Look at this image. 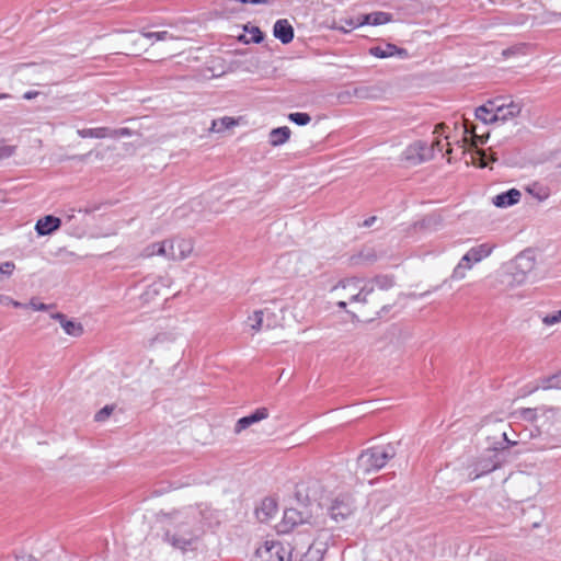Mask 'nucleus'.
Returning a JSON list of instances; mask_svg holds the SVG:
<instances>
[{
    "mask_svg": "<svg viewBox=\"0 0 561 561\" xmlns=\"http://www.w3.org/2000/svg\"><path fill=\"white\" fill-rule=\"evenodd\" d=\"M199 515L201 513L195 508L173 513V525L165 530V541L182 551L194 549L202 535Z\"/></svg>",
    "mask_w": 561,
    "mask_h": 561,
    "instance_id": "f257e3e1",
    "label": "nucleus"
},
{
    "mask_svg": "<svg viewBox=\"0 0 561 561\" xmlns=\"http://www.w3.org/2000/svg\"><path fill=\"white\" fill-rule=\"evenodd\" d=\"M535 268V259L531 251H524L518 254L514 262L501 276V283L506 287L514 288L525 284Z\"/></svg>",
    "mask_w": 561,
    "mask_h": 561,
    "instance_id": "f03ea898",
    "label": "nucleus"
},
{
    "mask_svg": "<svg viewBox=\"0 0 561 561\" xmlns=\"http://www.w3.org/2000/svg\"><path fill=\"white\" fill-rule=\"evenodd\" d=\"M397 455L393 444L375 446L360 453L357 457V468L363 473H370L382 469L387 462Z\"/></svg>",
    "mask_w": 561,
    "mask_h": 561,
    "instance_id": "7ed1b4c3",
    "label": "nucleus"
},
{
    "mask_svg": "<svg viewBox=\"0 0 561 561\" xmlns=\"http://www.w3.org/2000/svg\"><path fill=\"white\" fill-rule=\"evenodd\" d=\"M356 510L355 500L350 494H340L331 503L329 514L333 522L341 523Z\"/></svg>",
    "mask_w": 561,
    "mask_h": 561,
    "instance_id": "20e7f679",
    "label": "nucleus"
},
{
    "mask_svg": "<svg viewBox=\"0 0 561 561\" xmlns=\"http://www.w3.org/2000/svg\"><path fill=\"white\" fill-rule=\"evenodd\" d=\"M405 161L413 165L420 164L433 158V148H428L425 141H415L403 151Z\"/></svg>",
    "mask_w": 561,
    "mask_h": 561,
    "instance_id": "39448f33",
    "label": "nucleus"
},
{
    "mask_svg": "<svg viewBox=\"0 0 561 561\" xmlns=\"http://www.w3.org/2000/svg\"><path fill=\"white\" fill-rule=\"evenodd\" d=\"M291 547L285 546L279 541H266L263 548L257 549V553L261 558L267 554L266 561H285L291 558Z\"/></svg>",
    "mask_w": 561,
    "mask_h": 561,
    "instance_id": "423d86ee",
    "label": "nucleus"
},
{
    "mask_svg": "<svg viewBox=\"0 0 561 561\" xmlns=\"http://www.w3.org/2000/svg\"><path fill=\"white\" fill-rule=\"evenodd\" d=\"M193 251V243L186 239L167 240V259L173 261L185 260Z\"/></svg>",
    "mask_w": 561,
    "mask_h": 561,
    "instance_id": "0eeeda50",
    "label": "nucleus"
},
{
    "mask_svg": "<svg viewBox=\"0 0 561 561\" xmlns=\"http://www.w3.org/2000/svg\"><path fill=\"white\" fill-rule=\"evenodd\" d=\"M332 291L344 299H348L351 302H359L358 277H350L340 280L332 288Z\"/></svg>",
    "mask_w": 561,
    "mask_h": 561,
    "instance_id": "6e6552de",
    "label": "nucleus"
},
{
    "mask_svg": "<svg viewBox=\"0 0 561 561\" xmlns=\"http://www.w3.org/2000/svg\"><path fill=\"white\" fill-rule=\"evenodd\" d=\"M268 415L270 412L267 408H259L251 414L240 417L234 425L233 433L239 435L242 431L249 428L253 424L267 419Z\"/></svg>",
    "mask_w": 561,
    "mask_h": 561,
    "instance_id": "1a4fd4ad",
    "label": "nucleus"
},
{
    "mask_svg": "<svg viewBox=\"0 0 561 561\" xmlns=\"http://www.w3.org/2000/svg\"><path fill=\"white\" fill-rule=\"evenodd\" d=\"M141 37V33L125 32L121 38V46L124 49L122 53L127 56L138 55L144 49Z\"/></svg>",
    "mask_w": 561,
    "mask_h": 561,
    "instance_id": "9d476101",
    "label": "nucleus"
},
{
    "mask_svg": "<svg viewBox=\"0 0 561 561\" xmlns=\"http://www.w3.org/2000/svg\"><path fill=\"white\" fill-rule=\"evenodd\" d=\"M307 523L306 516L302 512H299L296 508H287L284 511L283 519L279 525V529L283 533L290 531L294 527L298 525H304Z\"/></svg>",
    "mask_w": 561,
    "mask_h": 561,
    "instance_id": "9b49d317",
    "label": "nucleus"
},
{
    "mask_svg": "<svg viewBox=\"0 0 561 561\" xmlns=\"http://www.w3.org/2000/svg\"><path fill=\"white\" fill-rule=\"evenodd\" d=\"M519 416L524 421L528 422H537L540 416H545L547 419L554 416L557 413V409L552 407H538V408H523L517 411Z\"/></svg>",
    "mask_w": 561,
    "mask_h": 561,
    "instance_id": "f8f14e48",
    "label": "nucleus"
},
{
    "mask_svg": "<svg viewBox=\"0 0 561 561\" xmlns=\"http://www.w3.org/2000/svg\"><path fill=\"white\" fill-rule=\"evenodd\" d=\"M492 248L489 244H480L471 248L462 257L461 262L466 264V268H471L472 263H478L491 254Z\"/></svg>",
    "mask_w": 561,
    "mask_h": 561,
    "instance_id": "ddd939ff",
    "label": "nucleus"
},
{
    "mask_svg": "<svg viewBox=\"0 0 561 561\" xmlns=\"http://www.w3.org/2000/svg\"><path fill=\"white\" fill-rule=\"evenodd\" d=\"M522 103L519 102H516V101H513V100H510V102L507 103V105H505L504 107H501V111L500 113H497V116H490L489 118V122L491 123H497V122H501V123H505L510 119H513L515 118L516 116H518L522 112Z\"/></svg>",
    "mask_w": 561,
    "mask_h": 561,
    "instance_id": "4468645a",
    "label": "nucleus"
},
{
    "mask_svg": "<svg viewBox=\"0 0 561 561\" xmlns=\"http://www.w3.org/2000/svg\"><path fill=\"white\" fill-rule=\"evenodd\" d=\"M273 35L283 44H289L294 38V28L286 19H279L273 27Z\"/></svg>",
    "mask_w": 561,
    "mask_h": 561,
    "instance_id": "2eb2a0df",
    "label": "nucleus"
},
{
    "mask_svg": "<svg viewBox=\"0 0 561 561\" xmlns=\"http://www.w3.org/2000/svg\"><path fill=\"white\" fill-rule=\"evenodd\" d=\"M60 225L61 218L47 215L37 220L35 230L39 236H47L56 231Z\"/></svg>",
    "mask_w": 561,
    "mask_h": 561,
    "instance_id": "dca6fc26",
    "label": "nucleus"
},
{
    "mask_svg": "<svg viewBox=\"0 0 561 561\" xmlns=\"http://www.w3.org/2000/svg\"><path fill=\"white\" fill-rule=\"evenodd\" d=\"M370 54L377 58H388L392 56H399L405 58L408 51L404 48H400L393 44H386L385 46H376L370 48Z\"/></svg>",
    "mask_w": 561,
    "mask_h": 561,
    "instance_id": "f3484780",
    "label": "nucleus"
},
{
    "mask_svg": "<svg viewBox=\"0 0 561 561\" xmlns=\"http://www.w3.org/2000/svg\"><path fill=\"white\" fill-rule=\"evenodd\" d=\"M50 317L60 323L61 328L68 335L80 336L83 333L81 323L68 320L64 313L55 312Z\"/></svg>",
    "mask_w": 561,
    "mask_h": 561,
    "instance_id": "a211bd4d",
    "label": "nucleus"
},
{
    "mask_svg": "<svg viewBox=\"0 0 561 561\" xmlns=\"http://www.w3.org/2000/svg\"><path fill=\"white\" fill-rule=\"evenodd\" d=\"M256 517L260 522L266 523L277 513V503L272 497H266L262 501L261 506L255 511Z\"/></svg>",
    "mask_w": 561,
    "mask_h": 561,
    "instance_id": "6ab92c4d",
    "label": "nucleus"
},
{
    "mask_svg": "<svg viewBox=\"0 0 561 561\" xmlns=\"http://www.w3.org/2000/svg\"><path fill=\"white\" fill-rule=\"evenodd\" d=\"M520 196H522V194L518 190L511 188L504 193L497 194L493 198V204L496 207L505 208V207L513 206V205L517 204L520 199Z\"/></svg>",
    "mask_w": 561,
    "mask_h": 561,
    "instance_id": "aec40b11",
    "label": "nucleus"
},
{
    "mask_svg": "<svg viewBox=\"0 0 561 561\" xmlns=\"http://www.w3.org/2000/svg\"><path fill=\"white\" fill-rule=\"evenodd\" d=\"M327 546L325 541H313L309 546L308 551L301 557L300 561H322L327 552Z\"/></svg>",
    "mask_w": 561,
    "mask_h": 561,
    "instance_id": "412c9836",
    "label": "nucleus"
},
{
    "mask_svg": "<svg viewBox=\"0 0 561 561\" xmlns=\"http://www.w3.org/2000/svg\"><path fill=\"white\" fill-rule=\"evenodd\" d=\"M538 389L543 390H550V389H558L561 390V371L540 378L538 381V385L534 386L531 389L528 390V393H533L537 391Z\"/></svg>",
    "mask_w": 561,
    "mask_h": 561,
    "instance_id": "4be33fe9",
    "label": "nucleus"
},
{
    "mask_svg": "<svg viewBox=\"0 0 561 561\" xmlns=\"http://www.w3.org/2000/svg\"><path fill=\"white\" fill-rule=\"evenodd\" d=\"M496 468V461H493L491 458H482L477 462L474 468L471 471H469V478L471 480H476L479 477L495 470Z\"/></svg>",
    "mask_w": 561,
    "mask_h": 561,
    "instance_id": "5701e85b",
    "label": "nucleus"
},
{
    "mask_svg": "<svg viewBox=\"0 0 561 561\" xmlns=\"http://www.w3.org/2000/svg\"><path fill=\"white\" fill-rule=\"evenodd\" d=\"M362 15L363 25H382L392 21V15L388 12H373Z\"/></svg>",
    "mask_w": 561,
    "mask_h": 561,
    "instance_id": "b1692460",
    "label": "nucleus"
},
{
    "mask_svg": "<svg viewBox=\"0 0 561 561\" xmlns=\"http://www.w3.org/2000/svg\"><path fill=\"white\" fill-rule=\"evenodd\" d=\"M501 107L496 106V102L494 100H489L485 104L479 106L474 111V116L477 119L483 122L484 124H492L489 122L490 117L484 116V113H491V116H497Z\"/></svg>",
    "mask_w": 561,
    "mask_h": 561,
    "instance_id": "393cba45",
    "label": "nucleus"
},
{
    "mask_svg": "<svg viewBox=\"0 0 561 561\" xmlns=\"http://www.w3.org/2000/svg\"><path fill=\"white\" fill-rule=\"evenodd\" d=\"M290 137V129L287 126L277 127L270 131L268 141L272 146L277 147L285 144Z\"/></svg>",
    "mask_w": 561,
    "mask_h": 561,
    "instance_id": "a878e982",
    "label": "nucleus"
},
{
    "mask_svg": "<svg viewBox=\"0 0 561 561\" xmlns=\"http://www.w3.org/2000/svg\"><path fill=\"white\" fill-rule=\"evenodd\" d=\"M359 26H363L360 14L356 18H342L339 21H335L333 23L332 27L334 30L347 33V32H350V30H353V28H356Z\"/></svg>",
    "mask_w": 561,
    "mask_h": 561,
    "instance_id": "bb28decb",
    "label": "nucleus"
},
{
    "mask_svg": "<svg viewBox=\"0 0 561 561\" xmlns=\"http://www.w3.org/2000/svg\"><path fill=\"white\" fill-rule=\"evenodd\" d=\"M375 284L374 279H362L358 278V297L360 304H367L368 302V296L374 293L375 290Z\"/></svg>",
    "mask_w": 561,
    "mask_h": 561,
    "instance_id": "cd10ccee",
    "label": "nucleus"
},
{
    "mask_svg": "<svg viewBox=\"0 0 561 561\" xmlns=\"http://www.w3.org/2000/svg\"><path fill=\"white\" fill-rule=\"evenodd\" d=\"M153 255L167 257V240L161 242H153L147 245L141 252V256L144 257H151Z\"/></svg>",
    "mask_w": 561,
    "mask_h": 561,
    "instance_id": "c85d7f7f",
    "label": "nucleus"
},
{
    "mask_svg": "<svg viewBox=\"0 0 561 561\" xmlns=\"http://www.w3.org/2000/svg\"><path fill=\"white\" fill-rule=\"evenodd\" d=\"M243 30H244V32H247L248 34L251 35L250 38H247L245 35L240 36V41H242L243 43H245V44H249V43L259 44V43L263 42L264 34L260 30V27L247 24V25H244Z\"/></svg>",
    "mask_w": 561,
    "mask_h": 561,
    "instance_id": "c756f323",
    "label": "nucleus"
},
{
    "mask_svg": "<svg viewBox=\"0 0 561 561\" xmlns=\"http://www.w3.org/2000/svg\"><path fill=\"white\" fill-rule=\"evenodd\" d=\"M78 135L81 138H107L110 136V128L98 127L79 129Z\"/></svg>",
    "mask_w": 561,
    "mask_h": 561,
    "instance_id": "7c9ffc66",
    "label": "nucleus"
},
{
    "mask_svg": "<svg viewBox=\"0 0 561 561\" xmlns=\"http://www.w3.org/2000/svg\"><path fill=\"white\" fill-rule=\"evenodd\" d=\"M380 89L373 85H363L355 89V95L359 99L373 100L379 96Z\"/></svg>",
    "mask_w": 561,
    "mask_h": 561,
    "instance_id": "2f4dec72",
    "label": "nucleus"
},
{
    "mask_svg": "<svg viewBox=\"0 0 561 561\" xmlns=\"http://www.w3.org/2000/svg\"><path fill=\"white\" fill-rule=\"evenodd\" d=\"M373 279L375 287L380 290H388L396 284L392 275H376Z\"/></svg>",
    "mask_w": 561,
    "mask_h": 561,
    "instance_id": "473e14b6",
    "label": "nucleus"
},
{
    "mask_svg": "<svg viewBox=\"0 0 561 561\" xmlns=\"http://www.w3.org/2000/svg\"><path fill=\"white\" fill-rule=\"evenodd\" d=\"M471 163L479 168H485L489 163L488 154L484 150L476 149L470 153Z\"/></svg>",
    "mask_w": 561,
    "mask_h": 561,
    "instance_id": "72a5a7b5",
    "label": "nucleus"
},
{
    "mask_svg": "<svg viewBox=\"0 0 561 561\" xmlns=\"http://www.w3.org/2000/svg\"><path fill=\"white\" fill-rule=\"evenodd\" d=\"M263 310H255L252 316L248 318L251 329L259 332L263 328Z\"/></svg>",
    "mask_w": 561,
    "mask_h": 561,
    "instance_id": "f704fd0d",
    "label": "nucleus"
},
{
    "mask_svg": "<svg viewBox=\"0 0 561 561\" xmlns=\"http://www.w3.org/2000/svg\"><path fill=\"white\" fill-rule=\"evenodd\" d=\"M236 125V122L231 117H222L219 121H213L211 129L219 133L224 129L230 128Z\"/></svg>",
    "mask_w": 561,
    "mask_h": 561,
    "instance_id": "c9c22d12",
    "label": "nucleus"
},
{
    "mask_svg": "<svg viewBox=\"0 0 561 561\" xmlns=\"http://www.w3.org/2000/svg\"><path fill=\"white\" fill-rule=\"evenodd\" d=\"M288 118L290 122H293L299 126H305V125L309 124L311 121L310 115L308 113H302V112L290 113L288 115Z\"/></svg>",
    "mask_w": 561,
    "mask_h": 561,
    "instance_id": "e433bc0d",
    "label": "nucleus"
},
{
    "mask_svg": "<svg viewBox=\"0 0 561 561\" xmlns=\"http://www.w3.org/2000/svg\"><path fill=\"white\" fill-rule=\"evenodd\" d=\"M142 37L156 41L174 39V36L167 31L161 32H142Z\"/></svg>",
    "mask_w": 561,
    "mask_h": 561,
    "instance_id": "4c0bfd02",
    "label": "nucleus"
},
{
    "mask_svg": "<svg viewBox=\"0 0 561 561\" xmlns=\"http://www.w3.org/2000/svg\"><path fill=\"white\" fill-rule=\"evenodd\" d=\"M463 133L465 135H472L474 138L479 139L481 144L486 142L488 137H480L476 134V126L473 123L469 122L468 119H465L463 122Z\"/></svg>",
    "mask_w": 561,
    "mask_h": 561,
    "instance_id": "58836bf2",
    "label": "nucleus"
},
{
    "mask_svg": "<svg viewBox=\"0 0 561 561\" xmlns=\"http://www.w3.org/2000/svg\"><path fill=\"white\" fill-rule=\"evenodd\" d=\"M469 268H466V264L462 263L461 261L457 264V266L454 268L453 271V274L450 276L451 279L454 280H460V279H463L466 277V272L468 271Z\"/></svg>",
    "mask_w": 561,
    "mask_h": 561,
    "instance_id": "ea45409f",
    "label": "nucleus"
},
{
    "mask_svg": "<svg viewBox=\"0 0 561 561\" xmlns=\"http://www.w3.org/2000/svg\"><path fill=\"white\" fill-rule=\"evenodd\" d=\"M15 151L14 146H9L0 142V160L10 158Z\"/></svg>",
    "mask_w": 561,
    "mask_h": 561,
    "instance_id": "a19ab883",
    "label": "nucleus"
},
{
    "mask_svg": "<svg viewBox=\"0 0 561 561\" xmlns=\"http://www.w3.org/2000/svg\"><path fill=\"white\" fill-rule=\"evenodd\" d=\"M112 412H113V407L105 405L103 409H101L95 414V421H98V422L105 421L112 414Z\"/></svg>",
    "mask_w": 561,
    "mask_h": 561,
    "instance_id": "79ce46f5",
    "label": "nucleus"
},
{
    "mask_svg": "<svg viewBox=\"0 0 561 561\" xmlns=\"http://www.w3.org/2000/svg\"><path fill=\"white\" fill-rule=\"evenodd\" d=\"M561 321V310L552 312L543 318V323L548 325L556 324Z\"/></svg>",
    "mask_w": 561,
    "mask_h": 561,
    "instance_id": "37998d69",
    "label": "nucleus"
},
{
    "mask_svg": "<svg viewBox=\"0 0 561 561\" xmlns=\"http://www.w3.org/2000/svg\"><path fill=\"white\" fill-rule=\"evenodd\" d=\"M131 135L130 129L128 128H118V129H111L110 128V138H119V137H128Z\"/></svg>",
    "mask_w": 561,
    "mask_h": 561,
    "instance_id": "c03bdc74",
    "label": "nucleus"
},
{
    "mask_svg": "<svg viewBox=\"0 0 561 561\" xmlns=\"http://www.w3.org/2000/svg\"><path fill=\"white\" fill-rule=\"evenodd\" d=\"M0 301H1L2 304H4V305H8V306L10 305V306H12V307H14V308H25V307H26V305H25V304H22V302H20V301H16V300L12 299V298H11V297H9V296H0Z\"/></svg>",
    "mask_w": 561,
    "mask_h": 561,
    "instance_id": "a18cd8bd",
    "label": "nucleus"
},
{
    "mask_svg": "<svg viewBox=\"0 0 561 561\" xmlns=\"http://www.w3.org/2000/svg\"><path fill=\"white\" fill-rule=\"evenodd\" d=\"M27 306H30L32 309L36 311H45L51 307L50 305L37 302L35 299H32Z\"/></svg>",
    "mask_w": 561,
    "mask_h": 561,
    "instance_id": "49530a36",
    "label": "nucleus"
},
{
    "mask_svg": "<svg viewBox=\"0 0 561 561\" xmlns=\"http://www.w3.org/2000/svg\"><path fill=\"white\" fill-rule=\"evenodd\" d=\"M14 270V264L12 262H4L0 264V273L5 275H11Z\"/></svg>",
    "mask_w": 561,
    "mask_h": 561,
    "instance_id": "de8ad7c7",
    "label": "nucleus"
},
{
    "mask_svg": "<svg viewBox=\"0 0 561 561\" xmlns=\"http://www.w3.org/2000/svg\"><path fill=\"white\" fill-rule=\"evenodd\" d=\"M75 218V209H69L62 211L61 221L65 220L66 224L70 222Z\"/></svg>",
    "mask_w": 561,
    "mask_h": 561,
    "instance_id": "09e8293b",
    "label": "nucleus"
},
{
    "mask_svg": "<svg viewBox=\"0 0 561 561\" xmlns=\"http://www.w3.org/2000/svg\"><path fill=\"white\" fill-rule=\"evenodd\" d=\"M376 220H377V217L376 216H371V217L365 219L363 221L362 226L363 227H371L375 224Z\"/></svg>",
    "mask_w": 561,
    "mask_h": 561,
    "instance_id": "8fccbe9b",
    "label": "nucleus"
},
{
    "mask_svg": "<svg viewBox=\"0 0 561 561\" xmlns=\"http://www.w3.org/2000/svg\"><path fill=\"white\" fill-rule=\"evenodd\" d=\"M39 94L38 91H27L23 94V99L25 100H32L34 98H36L37 95Z\"/></svg>",
    "mask_w": 561,
    "mask_h": 561,
    "instance_id": "3c124183",
    "label": "nucleus"
},
{
    "mask_svg": "<svg viewBox=\"0 0 561 561\" xmlns=\"http://www.w3.org/2000/svg\"><path fill=\"white\" fill-rule=\"evenodd\" d=\"M494 101L496 102V106L499 107H504L510 102L506 98H496L494 99Z\"/></svg>",
    "mask_w": 561,
    "mask_h": 561,
    "instance_id": "603ef678",
    "label": "nucleus"
},
{
    "mask_svg": "<svg viewBox=\"0 0 561 561\" xmlns=\"http://www.w3.org/2000/svg\"><path fill=\"white\" fill-rule=\"evenodd\" d=\"M494 101L496 102V106L499 107H504L510 102L506 98H496L494 99Z\"/></svg>",
    "mask_w": 561,
    "mask_h": 561,
    "instance_id": "864d4df0",
    "label": "nucleus"
},
{
    "mask_svg": "<svg viewBox=\"0 0 561 561\" xmlns=\"http://www.w3.org/2000/svg\"><path fill=\"white\" fill-rule=\"evenodd\" d=\"M430 148H433V152L435 150L442 151L443 150L442 141L439 139L435 140Z\"/></svg>",
    "mask_w": 561,
    "mask_h": 561,
    "instance_id": "5fc2aeb1",
    "label": "nucleus"
},
{
    "mask_svg": "<svg viewBox=\"0 0 561 561\" xmlns=\"http://www.w3.org/2000/svg\"><path fill=\"white\" fill-rule=\"evenodd\" d=\"M529 192L531 194H534L539 201H543L548 197V194L546 192H543L542 194H539V192H536V194H535L534 191L530 188H529Z\"/></svg>",
    "mask_w": 561,
    "mask_h": 561,
    "instance_id": "6e6d98bb",
    "label": "nucleus"
},
{
    "mask_svg": "<svg viewBox=\"0 0 561 561\" xmlns=\"http://www.w3.org/2000/svg\"><path fill=\"white\" fill-rule=\"evenodd\" d=\"M346 301L345 299L343 298L342 300H339L337 301V307L341 308V309H345L346 308Z\"/></svg>",
    "mask_w": 561,
    "mask_h": 561,
    "instance_id": "4d7b16f0",
    "label": "nucleus"
},
{
    "mask_svg": "<svg viewBox=\"0 0 561 561\" xmlns=\"http://www.w3.org/2000/svg\"><path fill=\"white\" fill-rule=\"evenodd\" d=\"M444 127H445V124H438V125H436L434 133H435V134H438V133L440 131V129H443Z\"/></svg>",
    "mask_w": 561,
    "mask_h": 561,
    "instance_id": "13d9d810",
    "label": "nucleus"
},
{
    "mask_svg": "<svg viewBox=\"0 0 561 561\" xmlns=\"http://www.w3.org/2000/svg\"><path fill=\"white\" fill-rule=\"evenodd\" d=\"M389 311V306H383L380 310V312H378V316L381 317L382 313Z\"/></svg>",
    "mask_w": 561,
    "mask_h": 561,
    "instance_id": "bf43d9fd",
    "label": "nucleus"
},
{
    "mask_svg": "<svg viewBox=\"0 0 561 561\" xmlns=\"http://www.w3.org/2000/svg\"><path fill=\"white\" fill-rule=\"evenodd\" d=\"M503 437L504 439L510 444V445H515L516 443L515 442H511L507 436H506V433H503Z\"/></svg>",
    "mask_w": 561,
    "mask_h": 561,
    "instance_id": "052dcab7",
    "label": "nucleus"
},
{
    "mask_svg": "<svg viewBox=\"0 0 561 561\" xmlns=\"http://www.w3.org/2000/svg\"><path fill=\"white\" fill-rule=\"evenodd\" d=\"M9 98H11V95H10V94H7V93H0V100H2V99H9Z\"/></svg>",
    "mask_w": 561,
    "mask_h": 561,
    "instance_id": "680f3d73",
    "label": "nucleus"
},
{
    "mask_svg": "<svg viewBox=\"0 0 561 561\" xmlns=\"http://www.w3.org/2000/svg\"><path fill=\"white\" fill-rule=\"evenodd\" d=\"M510 54H512V50H511V49H505V50H503V55H504V56H508Z\"/></svg>",
    "mask_w": 561,
    "mask_h": 561,
    "instance_id": "e2e57ef3",
    "label": "nucleus"
},
{
    "mask_svg": "<svg viewBox=\"0 0 561 561\" xmlns=\"http://www.w3.org/2000/svg\"><path fill=\"white\" fill-rule=\"evenodd\" d=\"M319 538H328L327 534H319Z\"/></svg>",
    "mask_w": 561,
    "mask_h": 561,
    "instance_id": "0e129e2a",
    "label": "nucleus"
},
{
    "mask_svg": "<svg viewBox=\"0 0 561 561\" xmlns=\"http://www.w3.org/2000/svg\"><path fill=\"white\" fill-rule=\"evenodd\" d=\"M83 211H84L85 214H90V213H91V209L85 208Z\"/></svg>",
    "mask_w": 561,
    "mask_h": 561,
    "instance_id": "69168bd1",
    "label": "nucleus"
},
{
    "mask_svg": "<svg viewBox=\"0 0 561 561\" xmlns=\"http://www.w3.org/2000/svg\"><path fill=\"white\" fill-rule=\"evenodd\" d=\"M484 116L490 117L491 113H484Z\"/></svg>",
    "mask_w": 561,
    "mask_h": 561,
    "instance_id": "338daca9",
    "label": "nucleus"
},
{
    "mask_svg": "<svg viewBox=\"0 0 561 561\" xmlns=\"http://www.w3.org/2000/svg\"><path fill=\"white\" fill-rule=\"evenodd\" d=\"M559 169H560V174H561V164L559 165Z\"/></svg>",
    "mask_w": 561,
    "mask_h": 561,
    "instance_id": "774afa93",
    "label": "nucleus"
}]
</instances>
